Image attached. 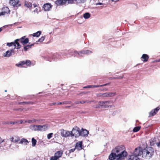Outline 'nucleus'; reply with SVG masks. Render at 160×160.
<instances>
[{
    "label": "nucleus",
    "instance_id": "2f4dec72",
    "mask_svg": "<svg viewBox=\"0 0 160 160\" xmlns=\"http://www.w3.org/2000/svg\"><path fill=\"white\" fill-rule=\"evenodd\" d=\"M20 140V138L18 136H15L14 139L13 140V142H17Z\"/></svg>",
    "mask_w": 160,
    "mask_h": 160
},
{
    "label": "nucleus",
    "instance_id": "37998d69",
    "mask_svg": "<svg viewBox=\"0 0 160 160\" xmlns=\"http://www.w3.org/2000/svg\"><path fill=\"white\" fill-rule=\"evenodd\" d=\"M23 110L22 108H14L13 109V110L14 111H22Z\"/></svg>",
    "mask_w": 160,
    "mask_h": 160
},
{
    "label": "nucleus",
    "instance_id": "a211bd4d",
    "mask_svg": "<svg viewBox=\"0 0 160 160\" xmlns=\"http://www.w3.org/2000/svg\"><path fill=\"white\" fill-rule=\"evenodd\" d=\"M14 50L13 49L7 51L5 53H4L3 56L4 57H9L12 55V53L13 52Z\"/></svg>",
    "mask_w": 160,
    "mask_h": 160
},
{
    "label": "nucleus",
    "instance_id": "4d7b16f0",
    "mask_svg": "<svg viewBox=\"0 0 160 160\" xmlns=\"http://www.w3.org/2000/svg\"><path fill=\"white\" fill-rule=\"evenodd\" d=\"M108 90V89H107V88H104V89H103V90H101V91H107Z\"/></svg>",
    "mask_w": 160,
    "mask_h": 160
},
{
    "label": "nucleus",
    "instance_id": "39448f33",
    "mask_svg": "<svg viewBox=\"0 0 160 160\" xmlns=\"http://www.w3.org/2000/svg\"><path fill=\"white\" fill-rule=\"evenodd\" d=\"M112 102L111 101H100L99 103L100 105L102 107L104 108H107L109 107V104L112 103Z\"/></svg>",
    "mask_w": 160,
    "mask_h": 160
},
{
    "label": "nucleus",
    "instance_id": "c03bdc74",
    "mask_svg": "<svg viewBox=\"0 0 160 160\" xmlns=\"http://www.w3.org/2000/svg\"><path fill=\"white\" fill-rule=\"evenodd\" d=\"M9 121H4L2 122L3 124H9Z\"/></svg>",
    "mask_w": 160,
    "mask_h": 160
},
{
    "label": "nucleus",
    "instance_id": "f03ea898",
    "mask_svg": "<svg viewBox=\"0 0 160 160\" xmlns=\"http://www.w3.org/2000/svg\"><path fill=\"white\" fill-rule=\"evenodd\" d=\"M80 128L77 127H76L73 128L72 131H70L71 136H75L76 137H78L80 136Z\"/></svg>",
    "mask_w": 160,
    "mask_h": 160
},
{
    "label": "nucleus",
    "instance_id": "a18cd8bd",
    "mask_svg": "<svg viewBox=\"0 0 160 160\" xmlns=\"http://www.w3.org/2000/svg\"><path fill=\"white\" fill-rule=\"evenodd\" d=\"M4 142V140L2 139L1 137H0V144H1L2 142Z\"/></svg>",
    "mask_w": 160,
    "mask_h": 160
},
{
    "label": "nucleus",
    "instance_id": "c9c22d12",
    "mask_svg": "<svg viewBox=\"0 0 160 160\" xmlns=\"http://www.w3.org/2000/svg\"><path fill=\"white\" fill-rule=\"evenodd\" d=\"M53 135V133H51L48 134V135L47 138L48 139H50L51 138L52 136V135Z\"/></svg>",
    "mask_w": 160,
    "mask_h": 160
},
{
    "label": "nucleus",
    "instance_id": "8fccbe9b",
    "mask_svg": "<svg viewBox=\"0 0 160 160\" xmlns=\"http://www.w3.org/2000/svg\"><path fill=\"white\" fill-rule=\"evenodd\" d=\"M6 15V14L2 11V12H0V16H1V15Z\"/></svg>",
    "mask_w": 160,
    "mask_h": 160
},
{
    "label": "nucleus",
    "instance_id": "2eb2a0df",
    "mask_svg": "<svg viewBox=\"0 0 160 160\" xmlns=\"http://www.w3.org/2000/svg\"><path fill=\"white\" fill-rule=\"evenodd\" d=\"M76 53H77L79 55H80L81 56H82V54H88L92 53V52L89 50H86V51H80L79 52H76Z\"/></svg>",
    "mask_w": 160,
    "mask_h": 160
},
{
    "label": "nucleus",
    "instance_id": "4468645a",
    "mask_svg": "<svg viewBox=\"0 0 160 160\" xmlns=\"http://www.w3.org/2000/svg\"><path fill=\"white\" fill-rule=\"evenodd\" d=\"M115 94V93L113 92L102 93L103 98L113 97L114 96Z\"/></svg>",
    "mask_w": 160,
    "mask_h": 160
},
{
    "label": "nucleus",
    "instance_id": "c85d7f7f",
    "mask_svg": "<svg viewBox=\"0 0 160 160\" xmlns=\"http://www.w3.org/2000/svg\"><path fill=\"white\" fill-rule=\"evenodd\" d=\"M32 3L29 2H25L24 5L28 8H31L32 6Z\"/></svg>",
    "mask_w": 160,
    "mask_h": 160
},
{
    "label": "nucleus",
    "instance_id": "9b49d317",
    "mask_svg": "<svg viewBox=\"0 0 160 160\" xmlns=\"http://www.w3.org/2000/svg\"><path fill=\"white\" fill-rule=\"evenodd\" d=\"M52 6L49 3H47L44 4L43 8L45 11H48L50 10Z\"/></svg>",
    "mask_w": 160,
    "mask_h": 160
},
{
    "label": "nucleus",
    "instance_id": "680f3d73",
    "mask_svg": "<svg viewBox=\"0 0 160 160\" xmlns=\"http://www.w3.org/2000/svg\"><path fill=\"white\" fill-rule=\"evenodd\" d=\"M80 101H77L75 102L76 104H79L80 103Z\"/></svg>",
    "mask_w": 160,
    "mask_h": 160
},
{
    "label": "nucleus",
    "instance_id": "9d476101",
    "mask_svg": "<svg viewBox=\"0 0 160 160\" xmlns=\"http://www.w3.org/2000/svg\"><path fill=\"white\" fill-rule=\"evenodd\" d=\"M67 1V0H57L55 2L57 5L61 6L65 4Z\"/></svg>",
    "mask_w": 160,
    "mask_h": 160
},
{
    "label": "nucleus",
    "instance_id": "ddd939ff",
    "mask_svg": "<svg viewBox=\"0 0 160 160\" xmlns=\"http://www.w3.org/2000/svg\"><path fill=\"white\" fill-rule=\"evenodd\" d=\"M38 131H45L47 130L48 127V124L44 125H38Z\"/></svg>",
    "mask_w": 160,
    "mask_h": 160
},
{
    "label": "nucleus",
    "instance_id": "338daca9",
    "mask_svg": "<svg viewBox=\"0 0 160 160\" xmlns=\"http://www.w3.org/2000/svg\"><path fill=\"white\" fill-rule=\"evenodd\" d=\"M157 62H160V59H158V60H157Z\"/></svg>",
    "mask_w": 160,
    "mask_h": 160
},
{
    "label": "nucleus",
    "instance_id": "f257e3e1",
    "mask_svg": "<svg viewBox=\"0 0 160 160\" xmlns=\"http://www.w3.org/2000/svg\"><path fill=\"white\" fill-rule=\"evenodd\" d=\"M113 151L116 154H118V156L119 157H125L128 155L127 152L125 151V147L122 145L116 147Z\"/></svg>",
    "mask_w": 160,
    "mask_h": 160
},
{
    "label": "nucleus",
    "instance_id": "5701e85b",
    "mask_svg": "<svg viewBox=\"0 0 160 160\" xmlns=\"http://www.w3.org/2000/svg\"><path fill=\"white\" fill-rule=\"evenodd\" d=\"M34 104V102H19L18 103V104Z\"/></svg>",
    "mask_w": 160,
    "mask_h": 160
},
{
    "label": "nucleus",
    "instance_id": "4c0bfd02",
    "mask_svg": "<svg viewBox=\"0 0 160 160\" xmlns=\"http://www.w3.org/2000/svg\"><path fill=\"white\" fill-rule=\"evenodd\" d=\"M58 159L54 155V156L51 157L50 158V160H58Z\"/></svg>",
    "mask_w": 160,
    "mask_h": 160
},
{
    "label": "nucleus",
    "instance_id": "ea45409f",
    "mask_svg": "<svg viewBox=\"0 0 160 160\" xmlns=\"http://www.w3.org/2000/svg\"><path fill=\"white\" fill-rule=\"evenodd\" d=\"M19 122V121H18V122H9V124H15L18 123Z\"/></svg>",
    "mask_w": 160,
    "mask_h": 160
},
{
    "label": "nucleus",
    "instance_id": "4be33fe9",
    "mask_svg": "<svg viewBox=\"0 0 160 160\" xmlns=\"http://www.w3.org/2000/svg\"><path fill=\"white\" fill-rule=\"evenodd\" d=\"M34 44H32L31 45H27L24 47V50L25 51H27L30 48H31L32 46H33Z\"/></svg>",
    "mask_w": 160,
    "mask_h": 160
},
{
    "label": "nucleus",
    "instance_id": "473e14b6",
    "mask_svg": "<svg viewBox=\"0 0 160 160\" xmlns=\"http://www.w3.org/2000/svg\"><path fill=\"white\" fill-rule=\"evenodd\" d=\"M38 125H33L32 126V129L34 131H38Z\"/></svg>",
    "mask_w": 160,
    "mask_h": 160
},
{
    "label": "nucleus",
    "instance_id": "bb28decb",
    "mask_svg": "<svg viewBox=\"0 0 160 160\" xmlns=\"http://www.w3.org/2000/svg\"><path fill=\"white\" fill-rule=\"evenodd\" d=\"M83 17L85 19H88L90 17V14L88 12H86L83 15Z\"/></svg>",
    "mask_w": 160,
    "mask_h": 160
},
{
    "label": "nucleus",
    "instance_id": "412c9836",
    "mask_svg": "<svg viewBox=\"0 0 160 160\" xmlns=\"http://www.w3.org/2000/svg\"><path fill=\"white\" fill-rule=\"evenodd\" d=\"M2 10L6 14L9 13L10 12V11L9 8L7 7H3Z\"/></svg>",
    "mask_w": 160,
    "mask_h": 160
},
{
    "label": "nucleus",
    "instance_id": "a878e982",
    "mask_svg": "<svg viewBox=\"0 0 160 160\" xmlns=\"http://www.w3.org/2000/svg\"><path fill=\"white\" fill-rule=\"evenodd\" d=\"M41 34V32L40 31H38L37 32H36L33 33L32 35L34 37H39L40 35Z\"/></svg>",
    "mask_w": 160,
    "mask_h": 160
},
{
    "label": "nucleus",
    "instance_id": "0eeeda50",
    "mask_svg": "<svg viewBox=\"0 0 160 160\" xmlns=\"http://www.w3.org/2000/svg\"><path fill=\"white\" fill-rule=\"evenodd\" d=\"M20 42L24 46L28 43L29 39L28 38H25V36H24L19 39Z\"/></svg>",
    "mask_w": 160,
    "mask_h": 160
},
{
    "label": "nucleus",
    "instance_id": "58836bf2",
    "mask_svg": "<svg viewBox=\"0 0 160 160\" xmlns=\"http://www.w3.org/2000/svg\"><path fill=\"white\" fill-rule=\"evenodd\" d=\"M77 0H67L68 2V3L72 4L74 3V1H76Z\"/></svg>",
    "mask_w": 160,
    "mask_h": 160
},
{
    "label": "nucleus",
    "instance_id": "bf43d9fd",
    "mask_svg": "<svg viewBox=\"0 0 160 160\" xmlns=\"http://www.w3.org/2000/svg\"><path fill=\"white\" fill-rule=\"evenodd\" d=\"M80 103L81 104H83L85 103V101H81Z\"/></svg>",
    "mask_w": 160,
    "mask_h": 160
},
{
    "label": "nucleus",
    "instance_id": "423d86ee",
    "mask_svg": "<svg viewBox=\"0 0 160 160\" xmlns=\"http://www.w3.org/2000/svg\"><path fill=\"white\" fill-rule=\"evenodd\" d=\"M61 135L62 137H67L71 135L70 132L62 129L61 130Z\"/></svg>",
    "mask_w": 160,
    "mask_h": 160
},
{
    "label": "nucleus",
    "instance_id": "603ef678",
    "mask_svg": "<svg viewBox=\"0 0 160 160\" xmlns=\"http://www.w3.org/2000/svg\"><path fill=\"white\" fill-rule=\"evenodd\" d=\"M88 92H80V93H79V94H86L87 93H88Z\"/></svg>",
    "mask_w": 160,
    "mask_h": 160
},
{
    "label": "nucleus",
    "instance_id": "052dcab7",
    "mask_svg": "<svg viewBox=\"0 0 160 160\" xmlns=\"http://www.w3.org/2000/svg\"><path fill=\"white\" fill-rule=\"evenodd\" d=\"M57 105H61V104H63V102H58L57 103H56Z\"/></svg>",
    "mask_w": 160,
    "mask_h": 160
},
{
    "label": "nucleus",
    "instance_id": "3c124183",
    "mask_svg": "<svg viewBox=\"0 0 160 160\" xmlns=\"http://www.w3.org/2000/svg\"><path fill=\"white\" fill-rule=\"evenodd\" d=\"M79 3H83L85 1V0H78Z\"/></svg>",
    "mask_w": 160,
    "mask_h": 160
},
{
    "label": "nucleus",
    "instance_id": "dca6fc26",
    "mask_svg": "<svg viewBox=\"0 0 160 160\" xmlns=\"http://www.w3.org/2000/svg\"><path fill=\"white\" fill-rule=\"evenodd\" d=\"M63 154V151L60 150L56 152L54 154V155L56 158L58 159L60 158L61 157Z\"/></svg>",
    "mask_w": 160,
    "mask_h": 160
},
{
    "label": "nucleus",
    "instance_id": "f704fd0d",
    "mask_svg": "<svg viewBox=\"0 0 160 160\" xmlns=\"http://www.w3.org/2000/svg\"><path fill=\"white\" fill-rule=\"evenodd\" d=\"M44 39L45 37L44 36H42L38 40V42H42L44 40Z\"/></svg>",
    "mask_w": 160,
    "mask_h": 160
},
{
    "label": "nucleus",
    "instance_id": "f8f14e48",
    "mask_svg": "<svg viewBox=\"0 0 160 160\" xmlns=\"http://www.w3.org/2000/svg\"><path fill=\"white\" fill-rule=\"evenodd\" d=\"M159 109V107H158L153 110H152L149 113V116L151 117L156 115Z\"/></svg>",
    "mask_w": 160,
    "mask_h": 160
},
{
    "label": "nucleus",
    "instance_id": "6e6d98bb",
    "mask_svg": "<svg viewBox=\"0 0 160 160\" xmlns=\"http://www.w3.org/2000/svg\"><path fill=\"white\" fill-rule=\"evenodd\" d=\"M156 144L158 147H160V142L157 143Z\"/></svg>",
    "mask_w": 160,
    "mask_h": 160
},
{
    "label": "nucleus",
    "instance_id": "f3484780",
    "mask_svg": "<svg viewBox=\"0 0 160 160\" xmlns=\"http://www.w3.org/2000/svg\"><path fill=\"white\" fill-rule=\"evenodd\" d=\"M149 58L148 55L147 54H144L141 57V60L143 62H147Z\"/></svg>",
    "mask_w": 160,
    "mask_h": 160
},
{
    "label": "nucleus",
    "instance_id": "79ce46f5",
    "mask_svg": "<svg viewBox=\"0 0 160 160\" xmlns=\"http://www.w3.org/2000/svg\"><path fill=\"white\" fill-rule=\"evenodd\" d=\"M85 101V103H89L92 102H95V101L94 100H92V101H89V100H86Z\"/></svg>",
    "mask_w": 160,
    "mask_h": 160
},
{
    "label": "nucleus",
    "instance_id": "393cba45",
    "mask_svg": "<svg viewBox=\"0 0 160 160\" xmlns=\"http://www.w3.org/2000/svg\"><path fill=\"white\" fill-rule=\"evenodd\" d=\"M29 142L28 140L26 139L25 138H22L20 142H19L20 143L23 144L24 143L25 145L27 144Z\"/></svg>",
    "mask_w": 160,
    "mask_h": 160
},
{
    "label": "nucleus",
    "instance_id": "09e8293b",
    "mask_svg": "<svg viewBox=\"0 0 160 160\" xmlns=\"http://www.w3.org/2000/svg\"><path fill=\"white\" fill-rule=\"evenodd\" d=\"M70 102H68V101L63 102V104H67L68 103H70Z\"/></svg>",
    "mask_w": 160,
    "mask_h": 160
},
{
    "label": "nucleus",
    "instance_id": "1a4fd4ad",
    "mask_svg": "<svg viewBox=\"0 0 160 160\" xmlns=\"http://www.w3.org/2000/svg\"><path fill=\"white\" fill-rule=\"evenodd\" d=\"M110 83H107L104 84L99 85H88L87 86L84 87L83 88H98L102 87H103L105 86H106L108 85Z\"/></svg>",
    "mask_w": 160,
    "mask_h": 160
},
{
    "label": "nucleus",
    "instance_id": "7ed1b4c3",
    "mask_svg": "<svg viewBox=\"0 0 160 160\" xmlns=\"http://www.w3.org/2000/svg\"><path fill=\"white\" fill-rule=\"evenodd\" d=\"M31 64V62L29 60H27L25 61H20L18 64H16V65L19 67H21V66H23L25 64L28 66H30Z\"/></svg>",
    "mask_w": 160,
    "mask_h": 160
},
{
    "label": "nucleus",
    "instance_id": "b1692460",
    "mask_svg": "<svg viewBox=\"0 0 160 160\" xmlns=\"http://www.w3.org/2000/svg\"><path fill=\"white\" fill-rule=\"evenodd\" d=\"M19 41V39H17L15 40L14 41V43H15V47H16V45H17V49H18L20 48L21 47V45H20L19 43L18 42V41Z\"/></svg>",
    "mask_w": 160,
    "mask_h": 160
},
{
    "label": "nucleus",
    "instance_id": "aec40b11",
    "mask_svg": "<svg viewBox=\"0 0 160 160\" xmlns=\"http://www.w3.org/2000/svg\"><path fill=\"white\" fill-rule=\"evenodd\" d=\"M118 155L115 152L112 153L109 156V159L110 160H114L116 158L118 157Z\"/></svg>",
    "mask_w": 160,
    "mask_h": 160
},
{
    "label": "nucleus",
    "instance_id": "c756f323",
    "mask_svg": "<svg viewBox=\"0 0 160 160\" xmlns=\"http://www.w3.org/2000/svg\"><path fill=\"white\" fill-rule=\"evenodd\" d=\"M141 128V127L140 126L136 127L134 128L133 131L134 132H137L140 130Z\"/></svg>",
    "mask_w": 160,
    "mask_h": 160
},
{
    "label": "nucleus",
    "instance_id": "a19ab883",
    "mask_svg": "<svg viewBox=\"0 0 160 160\" xmlns=\"http://www.w3.org/2000/svg\"><path fill=\"white\" fill-rule=\"evenodd\" d=\"M97 97H103L102 93H98L96 94Z\"/></svg>",
    "mask_w": 160,
    "mask_h": 160
},
{
    "label": "nucleus",
    "instance_id": "6e6552de",
    "mask_svg": "<svg viewBox=\"0 0 160 160\" xmlns=\"http://www.w3.org/2000/svg\"><path fill=\"white\" fill-rule=\"evenodd\" d=\"M82 141L78 142L76 143L75 145V148L78 151L81 150L82 149Z\"/></svg>",
    "mask_w": 160,
    "mask_h": 160
},
{
    "label": "nucleus",
    "instance_id": "de8ad7c7",
    "mask_svg": "<svg viewBox=\"0 0 160 160\" xmlns=\"http://www.w3.org/2000/svg\"><path fill=\"white\" fill-rule=\"evenodd\" d=\"M56 103L55 102H53V103H50L48 104V105L49 106H53V105H56Z\"/></svg>",
    "mask_w": 160,
    "mask_h": 160
},
{
    "label": "nucleus",
    "instance_id": "49530a36",
    "mask_svg": "<svg viewBox=\"0 0 160 160\" xmlns=\"http://www.w3.org/2000/svg\"><path fill=\"white\" fill-rule=\"evenodd\" d=\"M75 149H76V148H72V149H70L69 150V152L71 153V152H74L75 151Z\"/></svg>",
    "mask_w": 160,
    "mask_h": 160
},
{
    "label": "nucleus",
    "instance_id": "13d9d810",
    "mask_svg": "<svg viewBox=\"0 0 160 160\" xmlns=\"http://www.w3.org/2000/svg\"><path fill=\"white\" fill-rule=\"evenodd\" d=\"M118 158H117L116 160H122L121 158L122 157H118Z\"/></svg>",
    "mask_w": 160,
    "mask_h": 160
},
{
    "label": "nucleus",
    "instance_id": "6ab92c4d",
    "mask_svg": "<svg viewBox=\"0 0 160 160\" xmlns=\"http://www.w3.org/2000/svg\"><path fill=\"white\" fill-rule=\"evenodd\" d=\"M89 132L86 129H82V131H80V136H85L88 134Z\"/></svg>",
    "mask_w": 160,
    "mask_h": 160
},
{
    "label": "nucleus",
    "instance_id": "774afa93",
    "mask_svg": "<svg viewBox=\"0 0 160 160\" xmlns=\"http://www.w3.org/2000/svg\"><path fill=\"white\" fill-rule=\"evenodd\" d=\"M2 31V29L1 28H0V32Z\"/></svg>",
    "mask_w": 160,
    "mask_h": 160
},
{
    "label": "nucleus",
    "instance_id": "e2e57ef3",
    "mask_svg": "<svg viewBox=\"0 0 160 160\" xmlns=\"http://www.w3.org/2000/svg\"><path fill=\"white\" fill-rule=\"evenodd\" d=\"M102 3H101V2H99L98 3L96 4L97 5H102Z\"/></svg>",
    "mask_w": 160,
    "mask_h": 160
},
{
    "label": "nucleus",
    "instance_id": "72a5a7b5",
    "mask_svg": "<svg viewBox=\"0 0 160 160\" xmlns=\"http://www.w3.org/2000/svg\"><path fill=\"white\" fill-rule=\"evenodd\" d=\"M7 45L9 47H10L12 46H15V43H14V42H11V43H7Z\"/></svg>",
    "mask_w": 160,
    "mask_h": 160
},
{
    "label": "nucleus",
    "instance_id": "20e7f679",
    "mask_svg": "<svg viewBox=\"0 0 160 160\" xmlns=\"http://www.w3.org/2000/svg\"><path fill=\"white\" fill-rule=\"evenodd\" d=\"M19 0H10L9 4L14 7H17L20 6Z\"/></svg>",
    "mask_w": 160,
    "mask_h": 160
},
{
    "label": "nucleus",
    "instance_id": "cd10ccee",
    "mask_svg": "<svg viewBox=\"0 0 160 160\" xmlns=\"http://www.w3.org/2000/svg\"><path fill=\"white\" fill-rule=\"evenodd\" d=\"M37 121H38V120L33 119L32 120H28L27 121H25V122H28V123H32L34 122H35Z\"/></svg>",
    "mask_w": 160,
    "mask_h": 160
},
{
    "label": "nucleus",
    "instance_id": "5fc2aeb1",
    "mask_svg": "<svg viewBox=\"0 0 160 160\" xmlns=\"http://www.w3.org/2000/svg\"><path fill=\"white\" fill-rule=\"evenodd\" d=\"M14 137H12V138H11V140L12 142H13V140H14Z\"/></svg>",
    "mask_w": 160,
    "mask_h": 160
},
{
    "label": "nucleus",
    "instance_id": "69168bd1",
    "mask_svg": "<svg viewBox=\"0 0 160 160\" xmlns=\"http://www.w3.org/2000/svg\"><path fill=\"white\" fill-rule=\"evenodd\" d=\"M112 1L113 2H117L119 0H112Z\"/></svg>",
    "mask_w": 160,
    "mask_h": 160
},
{
    "label": "nucleus",
    "instance_id": "7c9ffc66",
    "mask_svg": "<svg viewBox=\"0 0 160 160\" xmlns=\"http://www.w3.org/2000/svg\"><path fill=\"white\" fill-rule=\"evenodd\" d=\"M32 145L33 147H34L36 144L37 141L35 139L33 138H32Z\"/></svg>",
    "mask_w": 160,
    "mask_h": 160
},
{
    "label": "nucleus",
    "instance_id": "0e129e2a",
    "mask_svg": "<svg viewBox=\"0 0 160 160\" xmlns=\"http://www.w3.org/2000/svg\"><path fill=\"white\" fill-rule=\"evenodd\" d=\"M23 122V121H22V120H20V124H22Z\"/></svg>",
    "mask_w": 160,
    "mask_h": 160
},
{
    "label": "nucleus",
    "instance_id": "e433bc0d",
    "mask_svg": "<svg viewBox=\"0 0 160 160\" xmlns=\"http://www.w3.org/2000/svg\"><path fill=\"white\" fill-rule=\"evenodd\" d=\"M100 103H99V102H98V104L97 105H96L95 107V108H99L101 107H102L100 105Z\"/></svg>",
    "mask_w": 160,
    "mask_h": 160
},
{
    "label": "nucleus",
    "instance_id": "864d4df0",
    "mask_svg": "<svg viewBox=\"0 0 160 160\" xmlns=\"http://www.w3.org/2000/svg\"><path fill=\"white\" fill-rule=\"evenodd\" d=\"M123 76H120V77H116V78H117V79H121V78H123Z\"/></svg>",
    "mask_w": 160,
    "mask_h": 160
}]
</instances>
